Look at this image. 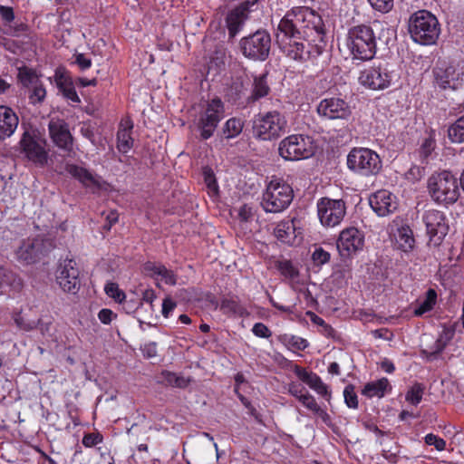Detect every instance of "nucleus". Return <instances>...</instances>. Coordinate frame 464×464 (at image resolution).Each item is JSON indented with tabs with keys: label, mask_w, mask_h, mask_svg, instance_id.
Instances as JSON below:
<instances>
[{
	"label": "nucleus",
	"mask_w": 464,
	"mask_h": 464,
	"mask_svg": "<svg viewBox=\"0 0 464 464\" xmlns=\"http://www.w3.org/2000/svg\"><path fill=\"white\" fill-rule=\"evenodd\" d=\"M133 123L131 120L121 121L117 132V148L122 153H127L133 146V139L130 136Z\"/></svg>",
	"instance_id": "nucleus-29"
},
{
	"label": "nucleus",
	"mask_w": 464,
	"mask_h": 464,
	"mask_svg": "<svg viewBox=\"0 0 464 464\" xmlns=\"http://www.w3.org/2000/svg\"><path fill=\"white\" fill-rule=\"evenodd\" d=\"M280 339L285 345L291 346L299 351H304L308 346V342L299 336L284 334Z\"/></svg>",
	"instance_id": "nucleus-40"
},
{
	"label": "nucleus",
	"mask_w": 464,
	"mask_h": 464,
	"mask_svg": "<svg viewBox=\"0 0 464 464\" xmlns=\"http://www.w3.org/2000/svg\"><path fill=\"white\" fill-rule=\"evenodd\" d=\"M425 391V386L422 383H414L407 392L405 399L411 405H418L422 399Z\"/></svg>",
	"instance_id": "nucleus-38"
},
{
	"label": "nucleus",
	"mask_w": 464,
	"mask_h": 464,
	"mask_svg": "<svg viewBox=\"0 0 464 464\" xmlns=\"http://www.w3.org/2000/svg\"><path fill=\"white\" fill-rule=\"evenodd\" d=\"M294 198L292 187L281 178L273 177L263 192L261 206L266 213H280Z\"/></svg>",
	"instance_id": "nucleus-4"
},
{
	"label": "nucleus",
	"mask_w": 464,
	"mask_h": 464,
	"mask_svg": "<svg viewBox=\"0 0 464 464\" xmlns=\"http://www.w3.org/2000/svg\"><path fill=\"white\" fill-rule=\"evenodd\" d=\"M278 151L279 155L286 160H299L313 156L315 147L311 137L297 134L282 140Z\"/></svg>",
	"instance_id": "nucleus-10"
},
{
	"label": "nucleus",
	"mask_w": 464,
	"mask_h": 464,
	"mask_svg": "<svg viewBox=\"0 0 464 464\" xmlns=\"http://www.w3.org/2000/svg\"><path fill=\"white\" fill-rule=\"evenodd\" d=\"M119 214L115 210L110 211L106 216V223L103 225V228L110 230L111 227L118 222Z\"/></svg>",
	"instance_id": "nucleus-62"
},
{
	"label": "nucleus",
	"mask_w": 464,
	"mask_h": 464,
	"mask_svg": "<svg viewBox=\"0 0 464 464\" xmlns=\"http://www.w3.org/2000/svg\"><path fill=\"white\" fill-rule=\"evenodd\" d=\"M102 441V436L100 433H88L82 438V444L87 448L93 447Z\"/></svg>",
	"instance_id": "nucleus-54"
},
{
	"label": "nucleus",
	"mask_w": 464,
	"mask_h": 464,
	"mask_svg": "<svg viewBox=\"0 0 464 464\" xmlns=\"http://www.w3.org/2000/svg\"><path fill=\"white\" fill-rule=\"evenodd\" d=\"M373 9L381 13H388L393 7V0H368Z\"/></svg>",
	"instance_id": "nucleus-48"
},
{
	"label": "nucleus",
	"mask_w": 464,
	"mask_h": 464,
	"mask_svg": "<svg viewBox=\"0 0 464 464\" xmlns=\"http://www.w3.org/2000/svg\"><path fill=\"white\" fill-rule=\"evenodd\" d=\"M220 310L226 314H241L242 307L234 300L224 299L220 304Z\"/></svg>",
	"instance_id": "nucleus-47"
},
{
	"label": "nucleus",
	"mask_w": 464,
	"mask_h": 464,
	"mask_svg": "<svg viewBox=\"0 0 464 464\" xmlns=\"http://www.w3.org/2000/svg\"><path fill=\"white\" fill-rule=\"evenodd\" d=\"M369 203L372 210L380 217L393 213L398 207L396 197L385 189L379 190L372 195Z\"/></svg>",
	"instance_id": "nucleus-21"
},
{
	"label": "nucleus",
	"mask_w": 464,
	"mask_h": 464,
	"mask_svg": "<svg viewBox=\"0 0 464 464\" xmlns=\"http://www.w3.org/2000/svg\"><path fill=\"white\" fill-rule=\"evenodd\" d=\"M392 390V386L387 378H382L375 382L366 383L362 390V394L372 398H382L388 391Z\"/></svg>",
	"instance_id": "nucleus-31"
},
{
	"label": "nucleus",
	"mask_w": 464,
	"mask_h": 464,
	"mask_svg": "<svg viewBox=\"0 0 464 464\" xmlns=\"http://www.w3.org/2000/svg\"><path fill=\"white\" fill-rule=\"evenodd\" d=\"M408 30L412 40L423 45L435 44L440 33L438 19L427 10H419L410 16Z\"/></svg>",
	"instance_id": "nucleus-2"
},
{
	"label": "nucleus",
	"mask_w": 464,
	"mask_h": 464,
	"mask_svg": "<svg viewBox=\"0 0 464 464\" xmlns=\"http://www.w3.org/2000/svg\"><path fill=\"white\" fill-rule=\"evenodd\" d=\"M237 215L241 221L247 222L253 216L252 208L244 204L239 208Z\"/></svg>",
	"instance_id": "nucleus-61"
},
{
	"label": "nucleus",
	"mask_w": 464,
	"mask_h": 464,
	"mask_svg": "<svg viewBox=\"0 0 464 464\" xmlns=\"http://www.w3.org/2000/svg\"><path fill=\"white\" fill-rule=\"evenodd\" d=\"M244 127V122L238 118H231L227 121L223 129V134L226 139H233L238 136Z\"/></svg>",
	"instance_id": "nucleus-35"
},
{
	"label": "nucleus",
	"mask_w": 464,
	"mask_h": 464,
	"mask_svg": "<svg viewBox=\"0 0 464 464\" xmlns=\"http://www.w3.org/2000/svg\"><path fill=\"white\" fill-rule=\"evenodd\" d=\"M18 77L22 84L27 89L40 82L36 73L27 68L20 70Z\"/></svg>",
	"instance_id": "nucleus-43"
},
{
	"label": "nucleus",
	"mask_w": 464,
	"mask_h": 464,
	"mask_svg": "<svg viewBox=\"0 0 464 464\" xmlns=\"http://www.w3.org/2000/svg\"><path fill=\"white\" fill-rule=\"evenodd\" d=\"M305 389L301 384H297L295 382H292L289 384L288 387V392L295 397L297 400H299L302 396L304 395Z\"/></svg>",
	"instance_id": "nucleus-59"
},
{
	"label": "nucleus",
	"mask_w": 464,
	"mask_h": 464,
	"mask_svg": "<svg viewBox=\"0 0 464 464\" xmlns=\"http://www.w3.org/2000/svg\"><path fill=\"white\" fill-rule=\"evenodd\" d=\"M425 174L424 168L420 166H412L407 172V179L414 182L420 180Z\"/></svg>",
	"instance_id": "nucleus-53"
},
{
	"label": "nucleus",
	"mask_w": 464,
	"mask_h": 464,
	"mask_svg": "<svg viewBox=\"0 0 464 464\" xmlns=\"http://www.w3.org/2000/svg\"><path fill=\"white\" fill-rule=\"evenodd\" d=\"M143 271L146 275L153 277L155 280H162L167 285H175L177 284V276L172 270L165 266L153 262H147L143 266Z\"/></svg>",
	"instance_id": "nucleus-25"
},
{
	"label": "nucleus",
	"mask_w": 464,
	"mask_h": 464,
	"mask_svg": "<svg viewBox=\"0 0 464 464\" xmlns=\"http://www.w3.org/2000/svg\"><path fill=\"white\" fill-rule=\"evenodd\" d=\"M224 104L219 98L208 102L206 108L199 113L196 124L202 140H208L213 136L218 123L224 118Z\"/></svg>",
	"instance_id": "nucleus-11"
},
{
	"label": "nucleus",
	"mask_w": 464,
	"mask_h": 464,
	"mask_svg": "<svg viewBox=\"0 0 464 464\" xmlns=\"http://www.w3.org/2000/svg\"><path fill=\"white\" fill-rule=\"evenodd\" d=\"M242 54L253 61L264 62L270 54L271 36L266 30H257L239 42Z\"/></svg>",
	"instance_id": "nucleus-9"
},
{
	"label": "nucleus",
	"mask_w": 464,
	"mask_h": 464,
	"mask_svg": "<svg viewBox=\"0 0 464 464\" xmlns=\"http://www.w3.org/2000/svg\"><path fill=\"white\" fill-rule=\"evenodd\" d=\"M53 248V245L51 239L41 237L27 238L22 242L15 251V255L20 262L29 265L38 262Z\"/></svg>",
	"instance_id": "nucleus-12"
},
{
	"label": "nucleus",
	"mask_w": 464,
	"mask_h": 464,
	"mask_svg": "<svg viewBox=\"0 0 464 464\" xmlns=\"http://www.w3.org/2000/svg\"><path fill=\"white\" fill-rule=\"evenodd\" d=\"M54 77L58 89L66 99L76 103L81 102L72 79L65 73V72L57 70Z\"/></svg>",
	"instance_id": "nucleus-28"
},
{
	"label": "nucleus",
	"mask_w": 464,
	"mask_h": 464,
	"mask_svg": "<svg viewBox=\"0 0 464 464\" xmlns=\"http://www.w3.org/2000/svg\"><path fill=\"white\" fill-rule=\"evenodd\" d=\"M454 334L455 329L453 327L444 328L440 337L435 343V351L433 352V353H441L445 349L448 343L453 338Z\"/></svg>",
	"instance_id": "nucleus-39"
},
{
	"label": "nucleus",
	"mask_w": 464,
	"mask_h": 464,
	"mask_svg": "<svg viewBox=\"0 0 464 464\" xmlns=\"http://www.w3.org/2000/svg\"><path fill=\"white\" fill-rule=\"evenodd\" d=\"M66 170L72 177L81 181L84 186H92L95 184V179L92 175L84 168L79 167L77 165H68L66 167Z\"/></svg>",
	"instance_id": "nucleus-34"
},
{
	"label": "nucleus",
	"mask_w": 464,
	"mask_h": 464,
	"mask_svg": "<svg viewBox=\"0 0 464 464\" xmlns=\"http://www.w3.org/2000/svg\"><path fill=\"white\" fill-rule=\"evenodd\" d=\"M448 136L452 142L464 143V116L458 119L449 128Z\"/></svg>",
	"instance_id": "nucleus-37"
},
{
	"label": "nucleus",
	"mask_w": 464,
	"mask_h": 464,
	"mask_svg": "<svg viewBox=\"0 0 464 464\" xmlns=\"http://www.w3.org/2000/svg\"><path fill=\"white\" fill-rule=\"evenodd\" d=\"M80 271L72 258L61 261L56 269V282L63 292L75 295L80 290Z\"/></svg>",
	"instance_id": "nucleus-14"
},
{
	"label": "nucleus",
	"mask_w": 464,
	"mask_h": 464,
	"mask_svg": "<svg viewBox=\"0 0 464 464\" xmlns=\"http://www.w3.org/2000/svg\"><path fill=\"white\" fill-rule=\"evenodd\" d=\"M395 240L398 248L403 252H409L414 247L415 239L409 226H402L397 229Z\"/></svg>",
	"instance_id": "nucleus-32"
},
{
	"label": "nucleus",
	"mask_w": 464,
	"mask_h": 464,
	"mask_svg": "<svg viewBox=\"0 0 464 464\" xmlns=\"http://www.w3.org/2000/svg\"><path fill=\"white\" fill-rule=\"evenodd\" d=\"M305 408H307L310 411H314V408L318 405L314 397L311 395L308 392H304V395L302 396L298 400Z\"/></svg>",
	"instance_id": "nucleus-58"
},
{
	"label": "nucleus",
	"mask_w": 464,
	"mask_h": 464,
	"mask_svg": "<svg viewBox=\"0 0 464 464\" xmlns=\"http://www.w3.org/2000/svg\"><path fill=\"white\" fill-rule=\"evenodd\" d=\"M254 10L238 5L229 11L226 17V24L229 38H234L243 28L248 15Z\"/></svg>",
	"instance_id": "nucleus-24"
},
{
	"label": "nucleus",
	"mask_w": 464,
	"mask_h": 464,
	"mask_svg": "<svg viewBox=\"0 0 464 464\" xmlns=\"http://www.w3.org/2000/svg\"><path fill=\"white\" fill-rule=\"evenodd\" d=\"M437 300V293L434 289L430 288L426 293L425 299L414 310V314L421 316L425 313L430 311Z\"/></svg>",
	"instance_id": "nucleus-36"
},
{
	"label": "nucleus",
	"mask_w": 464,
	"mask_h": 464,
	"mask_svg": "<svg viewBox=\"0 0 464 464\" xmlns=\"http://www.w3.org/2000/svg\"><path fill=\"white\" fill-rule=\"evenodd\" d=\"M252 332L256 336L261 338H269L272 335V332L269 328L262 323L255 324Z\"/></svg>",
	"instance_id": "nucleus-55"
},
{
	"label": "nucleus",
	"mask_w": 464,
	"mask_h": 464,
	"mask_svg": "<svg viewBox=\"0 0 464 464\" xmlns=\"http://www.w3.org/2000/svg\"><path fill=\"white\" fill-rule=\"evenodd\" d=\"M28 92H29L28 97H29L30 102L33 104L42 102L44 100L45 95H46V91L44 88L41 82H39L38 83L28 88Z\"/></svg>",
	"instance_id": "nucleus-42"
},
{
	"label": "nucleus",
	"mask_w": 464,
	"mask_h": 464,
	"mask_svg": "<svg viewBox=\"0 0 464 464\" xmlns=\"http://www.w3.org/2000/svg\"><path fill=\"white\" fill-rule=\"evenodd\" d=\"M343 397L344 401L349 408L356 409L358 407V399L353 385L349 384L344 388Z\"/></svg>",
	"instance_id": "nucleus-45"
},
{
	"label": "nucleus",
	"mask_w": 464,
	"mask_h": 464,
	"mask_svg": "<svg viewBox=\"0 0 464 464\" xmlns=\"http://www.w3.org/2000/svg\"><path fill=\"white\" fill-rule=\"evenodd\" d=\"M104 291L106 295L113 298L117 303H122L126 298L125 293L119 288V285L116 283H107L105 285Z\"/></svg>",
	"instance_id": "nucleus-44"
},
{
	"label": "nucleus",
	"mask_w": 464,
	"mask_h": 464,
	"mask_svg": "<svg viewBox=\"0 0 464 464\" xmlns=\"http://www.w3.org/2000/svg\"><path fill=\"white\" fill-rule=\"evenodd\" d=\"M160 377L162 378L160 382H164L166 385L180 389L188 387V385L191 382L190 378H186L182 375H178L177 373L169 371H162L160 373Z\"/></svg>",
	"instance_id": "nucleus-33"
},
{
	"label": "nucleus",
	"mask_w": 464,
	"mask_h": 464,
	"mask_svg": "<svg viewBox=\"0 0 464 464\" xmlns=\"http://www.w3.org/2000/svg\"><path fill=\"white\" fill-rule=\"evenodd\" d=\"M392 72L389 63L380 62L361 72L359 82L364 87L377 91L388 88L392 82Z\"/></svg>",
	"instance_id": "nucleus-13"
},
{
	"label": "nucleus",
	"mask_w": 464,
	"mask_h": 464,
	"mask_svg": "<svg viewBox=\"0 0 464 464\" xmlns=\"http://www.w3.org/2000/svg\"><path fill=\"white\" fill-rule=\"evenodd\" d=\"M276 41L289 59L300 63L314 61L326 47L323 20L308 7H295L280 20Z\"/></svg>",
	"instance_id": "nucleus-1"
},
{
	"label": "nucleus",
	"mask_w": 464,
	"mask_h": 464,
	"mask_svg": "<svg viewBox=\"0 0 464 464\" xmlns=\"http://www.w3.org/2000/svg\"><path fill=\"white\" fill-rule=\"evenodd\" d=\"M286 120L277 111L258 113L253 120V136L260 140H272L285 132Z\"/></svg>",
	"instance_id": "nucleus-7"
},
{
	"label": "nucleus",
	"mask_w": 464,
	"mask_h": 464,
	"mask_svg": "<svg viewBox=\"0 0 464 464\" xmlns=\"http://www.w3.org/2000/svg\"><path fill=\"white\" fill-rule=\"evenodd\" d=\"M204 181L209 192L216 195L218 192V186L211 169H205L203 171Z\"/></svg>",
	"instance_id": "nucleus-46"
},
{
	"label": "nucleus",
	"mask_w": 464,
	"mask_h": 464,
	"mask_svg": "<svg viewBox=\"0 0 464 464\" xmlns=\"http://www.w3.org/2000/svg\"><path fill=\"white\" fill-rule=\"evenodd\" d=\"M434 83L442 90H457L461 86L462 80L456 72L454 66L442 63L433 69Z\"/></svg>",
	"instance_id": "nucleus-20"
},
{
	"label": "nucleus",
	"mask_w": 464,
	"mask_h": 464,
	"mask_svg": "<svg viewBox=\"0 0 464 464\" xmlns=\"http://www.w3.org/2000/svg\"><path fill=\"white\" fill-rule=\"evenodd\" d=\"M116 317L117 314L108 308H103L98 313L99 320L104 324H111V322Z\"/></svg>",
	"instance_id": "nucleus-56"
},
{
	"label": "nucleus",
	"mask_w": 464,
	"mask_h": 464,
	"mask_svg": "<svg viewBox=\"0 0 464 464\" xmlns=\"http://www.w3.org/2000/svg\"><path fill=\"white\" fill-rule=\"evenodd\" d=\"M297 228L294 219H284L280 221L274 229L275 237L283 243L293 245L295 243Z\"/></svg>",
	"instance_id": "nucleus-27"
},
{
	"label": "nucleus",
	"mask_w": 464,
	"mask_h": 464,
	"mask_svg": "<svg viewBox=\"0 0 464 464\" xmlns=\"http://www.w3.org/2000/svg\"><path fill=\"white\" fill-rule=\"evenodd\" d=\"M48 130L53 142L66 152L72 150L73 138L70 132L68 124L61 119H51L48 123Z\"/></svg>",
	"instance_id": "nucleus-19"
},
{
	"label": "nucleus",
	"mask_w": 464,
	"mask_h": 464,
	"mask_svg": "<svg viewBox=\"0 0 464 464\" xmlns=\"http://www.w3.org/2000/svg\"><path fill=\"white\" fill-rule=\"evenodd\" d=\"M424 441L427 445H433L437 450H444L446 448V441L432 433H429L425 436Z\"/></svg>",
	"instance_id": "nucleus-50"
},
{
	"label": "nucleus",
	"mask_w": 464,
	"mask_h": 464,
	"mask_svg": "<svg viewBox=\"0 0 464 464\" xmlns=\"http://www.w3.org/2000/svg\"><path fill=\"white\" fill-rule=\"evenodd\" d=\"M74 63L77 64L82 71H85L92 66V60L87 58L83 53H76L74 54Z\"/></svg>",
	"instance_id": "nucleus-57"
},
{
	"label": "nucleus",
	"mask_w": 464,
	"mask_h": 464,
	"mask_svg": "<svg viewBox=\"0 0 464 464\" xmlns=\"http://www.w3.org/2000/svg\"><path fill=\"white\" fill-rule=\"evenodd\" d=\"M18 146L21 154L28 161L40 168L47 165L49 160L47 141L38 130L26 129L21 136Z\"/></svg>",
	"instance_id": "nucleus-6"
},
{
	"label": "nucleus",
	"mask_w": 464,
	"mask_h": 464,
	"mask_svg": "<svg viewBox=\"0 0 464 464\" xmlns=\"http://www.w3.org/2000/svg\"><path fill=\"white\" fill-rule=\"evenodd\" d=\"M330 254L327 251L324 250L322 247L315 249L312 256L314 262L318 266H322L328 263L330 260Z\"/></svg>",
	"instance_id": "nucleus-52"
},
{
	"label": "nucleus",
	"mask_w": 464,
	"mask_h": 464,
	"mask_svg": "<svg viewBox=\"0 0 464 464\" xmlns=\"http://www.w3.org/2000/svg\"><path fill=\"white\" fill-rule=\"evenodd\" d=\"M14 320L17 327H19L21 330L29 332L37 328V324L35 323V321L26 320L21 314H16Z\"/></svg>",
	"instance_id": "nucleus-49"
},
{
	"label": "nucleus",
	"mask_w": 464,
	"mask_h": 464,
	"mask_svg": "<svg viewBox=\"0 0 464 464\" xmlns=\"http://www.w3.org/2000/svg\"><path fill=\"white\" fill-rule=\"evenodd\" d=\"M279 272L289 279H295L298 276V269L292 264L290 260L278 261L276 265Z\"/></svg>",
	"instance_id": "nucleus-41"
},
{
	"label": "nucleus",
	"mask_w": 464,
	"mask_h": 464,
	"mask_svg": "<svg viewBox=\"0 0 464 464\" xmlns=\"http://www.w3.org/2000/svg\"><path fill=\"white\" fill-rule=\"evenodd\" d=\"M316 111L320 117L326 120H348L352 114L348 102L338 97L322 100Z\"/></svg>",
	"instance_id": "nucleus-17"
},
{
	"label": "nucleus",
	"mask_w": 464,
	"mask_h": 464,
	"mask_svg": "<svg viewBox=\"0 0 464 464\" xmlns=\"http://www.w3.org/2000/svg\"><path fill=\"white\" fill-rule=\"evenodd\" d=\"M435 148V141L432 138H427L422 142L419 153L420 157L423 160H426L431 153V151Z\"/></svg>",
	"instance_id": "nucleus-51"
},
{
	"label": "nucleus",
	"mask_w": 464,
	"mask_h": 464,
	"mask_svg": "<svg viewBox=\"0 0 464 464\" xmlns=\"http://www.w3.org/2000/svg\"><path fill=\"white\" fill-rule=\"evenodd\" d=\"M317 212L324 226L334 227L339 225L345 216V203L342 199L323 198L317 203Z\"/></svg>",
	"instance_id": "nucleus-15"
},
{
	"label": "nucleus",
	"mask_w": 464,
	"mask_h": 464,
	"mask_svg": "<svg viewBox=\"0 0 464 464\" xmlns=\"http://www.w3.org/2000/svg\"><path fill=\"white\" fill-rule=\"evenodd\" d=\"M314 413H315L324 424L327 426H330L332 424V420L330 415L323 410L319 405H317L314 410L313 411Z\"/></svg>",
	"instance_id": "nucleus-63"
},
{
	"label": "nucleus",
	"mask_w": 464,
	"mask_h": 464,
	"mask_svg": "<svg viewBox=\"0 0 464 464\" xmlns=\"http://www.w3.org/2000/svg\"><path fill=\"white\" fill-rule=\"evenodd\" d=\"M177 304L170 298H165L162 303V314L168 317L169 313L176 307Z\"/></svg>",
	"instance_id": "nucleus-64"
},
{
	"label": "nucleus",
	"mask_w": 464,
	"mask_h": 464,
	"mask_svg": "<svg viewBox=\"0 0 464 464\" xmlns=\"http://www.w3.org/2000/svg\"><path fill=\"white\" fill-rule=\"evenodd\" d=\"M349 169L362 176L377 175L382 169L379 155L367 148H353L347 156Z\"/></svg>",
	"instance_id": "nucleus-8"
},
{
	"label": "nucleus",
	"mask_w": 464,
	"mask_h": 464,
	"mask_svg": "<svg viewBox=\"0 0 464 464\" xmlns=\"http://www.w3.org/2000/svg\"><path fill=\"white\" fill-rule=\"evenodd\" d=\"M293 371L295 375L304 383H306L311 389L315 391L319 395L330 401L331 392L328 390V386L322 381L320 376L312 372H307L306 369L295 364L293 367Z\"/></svg>",
	"instance_id": "nucleus-23"
},
{
	"label": "nucleus",
	"mask_w": 464,
	"mask_h": 464,
	"mask_svg": "<svg viewBox=\"0 0 464 464\" xmlns=\"http://www.w3.org/2000/svg\"><path fill=\"white\" fill-rule=\"evenodd\" d=\"M363 245V233L353 227L343 229L337 240V249L343 257H350L359 250H362Z\"/></svg>",
	"instance_id": "nucleus-18"
},
{
	"label": "nucleus",
	"mask_w": 464,
	"mask_h": 464,
	"mask_svg": "<svg viewBox=\"0 0 464 464\" xmlns=\"http://www.w3.org/2000/svg\"><path fill=\"white\" fill-rule=\"evenodd\" d=\"M18 125V117L12 109L0 106V140L10 137Z\"/></svg>",
	"instance_id": "nucleus-26"
},
{
	"label": "nucleus",
	"mask_w": 464,
	"mask_h": 464,
	"mask_svg": "<svg viewBox=\"0 0 464 464\" xmlns=\"http://www.w3.org/2000/svg\"><path fill=\"white\" fill-rule=\"evenodd\" d=\"M0 15L6 23H11L14 19V9L10 6L0 5Z\"/></svg>",
	"instance_id": "nucleus-60"
},
{
	"label": "nucleus",
	"mask_w": 464,
	"mask_h": 464,
	"mask_svg": "<svg viewBox=\"0 0 464 464\" xmlns=\"http://www.w3.org/2000/svg\"><path fill=\"white\" fill-rule=\"evenodd\" d=\"M430 198L439 204L450 205L459 197L458 179L447 170L432 174L428 179Z\"/></svg>",
	"instance_id": "nucleus-5"
},
{
	"label": "nucleus",
	"mask_w": 464,
	"mask_h": 464,
	"mask_svg": "<svg viewBox=\"0 0 464 464\" xmlns=\"http://www.w3.org/2000/svg\"><path fill=\"white\" fill-rule=\"evenodd\" d=\"M247 82L242 76L232 78L231 83L226 90L227 102L238 108H246L251 104L247 95Z\"/></svg>",
	"instance_id": "nucleus-22"
},
{
	"label": "nucleus",
	"mask_w": 464,
	"mask_h": 464,
	"mask_svg": "<svg viewBox=\"0 0 464 464\" xmlns=\"http://www.w3.org/2000/svg\"><path fill=\"white\" fill-rule=\"evenodd\" d=\"M422 219L425 223L430 241L434 246L440 245L449 231V225L444 213L437 209H430L424 213Z\"/></svg>",
	"instance_id": "nucleus-16"
},
{
	"label": "nucleus",
	"mask_w": 464,
	"mask_h": 464,
	"mask_svg": "<svg viewBox=\"0 0 464 464\" xmlns=\"http://www.w3.org/2000/svg\"><path fill=\"white\" fill-rule=\"evenodd\" d=\"M347 46L354 59L362 61L372 59L377 49V39L372 27L360 24L350 28Z\"/></svg>",
	"instance_id": "nucleus-3"
},
{
	"label": "nucleus",
	"mask_w": 464,
	"mask_h": 464,
	"mask_svg": "<svg viewBox=\"0 0 464 464\" xmlns=\"http://www.w3.org/2000/svg\"><path fill=\"white\" fill-rule=\"evenodd\" d=\"M267 72L254 75L252 91L248 95V101H250L251 104L269 94L270 87L267 82Z\"/></svg>",
	"instance_id": "nucleus-30"
}]
</instances>
